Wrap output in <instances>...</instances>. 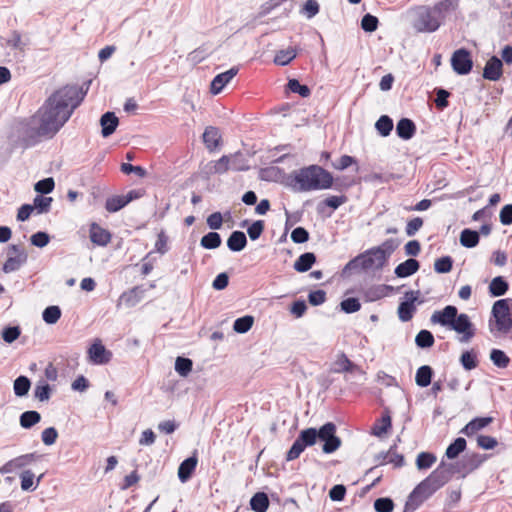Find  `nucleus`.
<instances>
[{
    "label": "nucleus",
    "instance_id": "obj_52",
    "mask_svg": "<svg viewBox=\"0 0 512 512\" xmlns=\"http://www.w3.org/2000/svg\"><path fill=\"white\" fill-rule=\"evenodd\" d=\"M193 367L191 359L186 357H177L175 361V371L182 377L188 376Z\"/></svg>",
    "mask_w": 512,
    "mask_h": 512
},
{
    "label": "nucleus",
    "instance_id": "obj_36",
    "mask_svg": "<svg viewBox=\"0 0 512 512\" xmlns=\"http://www.w3.org/2000/svg\"><path fill=\"white\" fill-rule=\"evenodd\" d=\"M41 421V414L35 410L23 412L19 417L20 426L24 429H30Z\"/></svg>",
    "mask_w": 512,
    "mask_h": 512
},
{
    "label": "nucleus",
    "instance_id": "obj_26",
    "mask_svg": "<svg viewBox=\"0 0 512 512\" xmlns=\"http://www.w3.org/2000/svg\"><path fill=\"white\" fill-rule=\"evenodd\" d=\"M227 247L232 252H240L247 246V237L243 231H233L227 239Z\"/></svg>",
    "mask_w": 512,
    "mask_h": 512
},
{
    "label": "nucleus",
    "instance_id": "obj_7",
    "mask_svg": "<svg viewBox=\"0 0 512 512\" xmlns=\"http://www.w3.org/2000/svg\"><path fill=\"white\" fill-rule=\"evenodd\" d=\"M412 27L419 33H433L441 24L429 5H421L413 10Z\"/></svg>",
    "mask_w": 512,
    "mask_h": 512
},
{
    "label": "nucleus",
    "instance_id": "obj_11",
    "mask_svg": "<svg viewBox=\"0 0 512 512\" xmlns=\"http://www.w3.org/2000/svg\"><path fill=\"white\" fill-rule=\"evenodd\" d=\"M484 459L477 453L466 454L459 461L454 463H447L448 469L452 475H458L461 478H465L472 471L477 469Z\"/></svg>",
    "mask_w": 512,
    "mask_h": 512
},
{
    "label": "nucleus",
    "instance_id": "obj_27",
    "mask_svg": "<svg viewBox=\"0 0 512 512\" xmlns=\"http://www.w3.org/2000/svg\"><path fill=\"white\" fill-rule=\"evenodd\" d=\"M493 418L492 417H476L469 421L461 430V433L465 434L466 436L470 437L479 430L485 428L490 423H492Z\"/></svg>",
    "mask_w": 512,
    "mask_h": 512
},
{
    "label": "nucleus",
    "instance_id": "obj_51",
    "mask_svg": "<svg viewBox=\"0 0 512 512\" xmlns=\"http://www.w3.org/2000/svg\"><path fill=\"white\" fill-rule=\"evenodd\" d=\"M490 360L498 368H506L510 362V359L506 355V353L500 349H492L491 350Z\"/></svg>",
    "mask_w": 512,
    "mask_h": 512
},
{
    "label": "nucleus",
    "instance_id": "obj_20",
    "mask_svg": "<svg viewBox=\"0 0 512 512\" xmlns=\"http://www.w3.org/2000/svg\"><path fill=\"white\" fill-rule=\"evenodd\" d=\"M144 289L140 287H134L121 294L117 306L124 304L126 307L136 306L144 297Z\"/></svg>",
    "mask_w": 512,
    "mask_h": 512
},
{
    "label": "nucleus",
    "instance_id": "obj_33",
    "mask_svg": "<svg viewBox=\"0 0 512 512\" xmlns=\"http://www.w3.org/2000/svg\"><path fill=\"white\" fill-rule=\"evenodd\" d=\"M43 474L37 478L36 484L34 483L35 475L31 470H23L20 473L21 489L23 491H35L41 481Z\"/></svg>",
    "mask_w": 512,
    "mask_h": 512
},
{
    "label": "nucleus",
    "instance_id": "obj_13",
    "mask_svg": "<svg viewBox=\"0 0 512 512\" xmlns=\"http://www.w3.org/2000/svg\"><path fill=\"white\" fill-rule=\"evenodd\" d=\"M451 66L458 75H467L473 68L471 53L466 48H460L451 56Z\"/></svg>",
    "mask_w": 512,
    "mask_h": 512
},
{
    "label": "nucleus",
    "instance_id": "obj_12",
    "mask_svg": "<svg viewBox=\"0 0 512 512\" xmlns=\"http://www.w3.org/2000/svg\"><path fill=\"white\" fill-rule=\"evenodd\" d=\"M7 260L3 264L4 273L18 271L28 260V254L21 245L11 244L6 249Z\"/></svg>",
    "mask_w": 512,
    "mask_h": 512
},
{
    "label": "nucleus",
    "instance_id": "obj_21",
    "mask_svg": "<svg viewBox=\"0 0 512 512\" xmlns=\"http://www.w3.org/2000/svg\"><path fill=\"white\" fill-rule=\"evenodd\" d=\"M198 459L196 455H192L183 460L178 467V478L182 483H186L194 473Z\"/></svg>",
    "mask_w": 512,
    "mask_h": 512
},
{
    "label": "nucleus",
    "instance_id": "obj_32",
    "mask_svg": "<svg viewBox=\"0 0 512 512\" xmlns=\"http://www.w3.org/2000/svg\"><path fill=\"white\" fill-rule=\"evenodd\" d=\"M434 371L429 365H423L416 371L415 382L419 387H427L432 382Z\"/></svg>",
    "mask_w": 512,
    "mask_h": 512
},
{
    "label": "nucleus",
    "instance_id": "obj_9",
    "mask_svg": "<svg viewBox=\"0 0 512 512\" xmlns=\"http://www.w3.org/2000/svg\"><path fill=\"white\" fill-rule=\"evenodd\" d=\"M317 442L316 428L310 427L300 431L292 446L286 453V460L293 461L297 459L301 453Z\"/></svg>",
    "mask_w": 512,
    "mask_h": 512
},
{
    "label": "nucleus",
    "instance_id": "obj_8",
    "mask_svg": "<svg viewBox=\"0 0 512 512\" xmlns=\"http://www.w3.org/2000/svg\"><path fill=\"white\" fill-rule=\"evenodd\" d=\"M453 477L450 469H448L447 462L441 460L438 467L420 483L426 489L427 494L431 496L445 484H447Z\"/></svg>",
    "mask_w": 512,
    "mask_h": 512
},
{
    "label": "nucleus",
    "instance_id": "obj_14",
    "mask_svg": "<svg viewBox=\"0 0 512 512\" xmlns=\"http://www.w3.org/2000/svg\"><path fill=\"white\" fill-rule=\"evenodd\" d=\"M419 291H408L405 293V300L398 306V317L402 322H408L413 318L416 311L415 302L418 300Z\"/></svg>",
    "mask_w": 512,
    "mask_h": 512
},
{
    "label": "nucleus",
    "instance_id": "obj_3",
    "mask_svg": "<svg viewBox=\"0 0 512 512\" xmlns=\"http://www.w3.org/2000/svg\"><path fill=\"white\" fill-rule=\"evenodd\" d=\"M288 185L296 192L326 190L332 187L333 176L319 165H310L295 170Z\"/></svg>",
    "mask_w": 512,
    "mask_h": 512
},
{
    "label": "nucleus",
    "instance_id": "obj_58",
    "mask_svg": "<svg viewBox=\"0 0 512 512\" xmlns=\"http://www.w3.org/2000/svg\"><path fill=\"white\" fill-rule=\"evenodd\" d=\"M341 310L347 314L355 313L360 310L361 304L358 298L349 297L341 301Z\"/></svg>",
    "mask_w": 512,
    "mask_h": 512
},
{
    "label": "nucleus",
    "instance_id": "obj_61",
    "mask_svg": "<svg viewBox=\"0 0 512 512\" xmlns=\"http://www.w3.org/2000/svg\"><path fill=\"white\" fill-rule=\"evenodd\" d=\"M394 502L389 497H380L374 501V509L376 512H392Z\"/></svg>",
    "mask_w": 512,
    "mask_h": 512
},
{
    "label": "nucleus",
    "instance_id": "obj_6",
    "mask_svg": "<svg viewBox=\"0 0 512 512\" xmlns=\"http://www.w3.org/2000/svg\"><path fill=\"white\" fill-rule=\"evenodd\" d=\"M386 261V255L379 248L373 247L351 259L344 266L342 273L347 274L356 270H379Z\"/></svg>",
    "mask_w": 512,
    "mask_h": 512
},
{
    "label": "nucleus",
    "instance_id": "obj_53",
    "mask_svg": "<svg viewBox=\"0 0 512 512\" xmlns=\"http://www.w3.org/2000/svg\"><path fill=\"white\" fill-rule=\"evenodd\" d=\"M127 205L125 199L121 195L112 196L107 198L105 209L110 213H115Z\"/></svg>",
    "mask_w": 512,
    "mask_h": 512
},
{
    "label": "nucleus",
    "instance_id": "obj_39",
    "mask_svg": "<svg viewBox=\"0 0 512 512\" xmlns=\"http://www.w3.org/2000/svg\"><path fill=\"white\" fill-rule=\"evenodd\" d=\"M459 361L461 366L467 371L475 369L479 364L477 353L473 349L464 351Z\"/></svg>",
    "mask_w": 512,
    "mask_h": 512
},
{
    "label": "nucleus",
    "instance_id": "obj_5",
    "mask_svg": "<svg viewBox=\"0 0 512 512\" xmlns=\"http://www.w3.org/2000/svg\"><path fill=\"white\" fill-rule=\"evenodd\" d=\"M511 298L499 299L494 302L491 310L492 318L489 320V331L494 335H506L512 330V316L510 313Z\"/></svg>",
    "mask_w": 512,
    "mask_h": 512
},
{
    "label": "nucleus",
    "instance_id": "obj_62",
    "mask_svg": "<svg viewBox=\"0 0 512 512\" xmlns=\"http://www.w3.org/2000/svg\"><path fill=\"white\" fill-rule=\"evenodd\" d=\"M434 92H435V95H436V99H435L436 107L441 109V110H443L446 107H448V105H449L448 98L450 96V92L447 91L444 88H436L434 90Z\"/></svg>",
    "mask_w": 512,
    "mask_h": 512
},
{
    "label": "nucleus",
    "instance_id": "obj_15",
    "mask_svg": "<svg viewBox=\"0 0 512 512\" xmlns=\"http://www.w3.org/2000/svg\"><path fill=\"white\" fill-rule=\"evenodd\" d=\"M88 356L93 364L103 365L111 360L112 353L97 339L88 349Z\"/></svg>",
    "mask_w": 512,
    "mask_h": 512
},
{
    "label": "nucleus",
    "instance_id": "obj_46",
    "mask_svg": "<svg viewBox=\"0 0 512 512\" xmlns=\"http://www.w3.org/2000/svg\"><path fill=\"white\" fill-rule=\"evenodd\" d=\"M52 201L53 199L51 197L37 195L33 199V210H36L38 214L48 213L50 211Z\"/></svg>",
    "mask_w": 512,
    "mask_h": 512
},
{
    "label": "nucleus",
    "instance_id": "obj_31",
    "mask_svg": "<svg viewBox=\"0 0 512 512\" xmlns=\"http://www.w3.org/2000/svg\"><path fill=\"white\" fill-rule=\"evenodd\" d=\"M509 284L503 276L494 277L489 284V293L492 297H500L507 293Z\"/></svg>",
    "mask_w": 512,
    "mask_h": 512
},
{
    "label": "nucleus",
    "instance_id": "obj_47",
    "mask_svg": "<svg viewBox=\"0 0 512 512\" xmlns=\"http://www.w3.org/2000/svg\"><path fill=\"white\" fill-rule=\"evenodd\" d=\"M254 323V318L251 315H245L237 318L233 323V329L235 332L244 334L248 332Z\"/></svg>",
    "mask_w": 512,
    "mask_h": 512
},
{
    "label": "nucleus",
    "instance_id": "obj_60",
    "mask_svg": "<svg viewBox=\"0 0 512 512\" xmlns=\"http://www.w3.org/2000/svg\"><path fill=\"white\" fill-rule=\"evenodd\" d=\"M55 187L54 179L51 177L44 178L36 182L34 189L37 193L40 194H49L53 191Z\"/></svg>",
    "mask_w": 512,
    "mask_h": 512
},
{
    "label": "nucleus",
    "instance_id": "obj_38",
    "mask_svg": "<svg viewBox=\"0 0 512 512\" xmlns=\"http://www.w3.org/2000/svg\"><path fill=\"white\" fill-rule=\"evenodd\" d=\"M221 243L222 238L216 231L208 232L200 240V245L208 250H213L220 247Z\"/></svg>",
    "mask_w": 512,
    "mask_h": 512
},
{
    "label": "nucleus",
    "instance_id": "obj_17",
    "mask_svg": "<svg viewBox=\"0 0 512 512\" xmlns=\"http://www.w3.org/2000/svg\"><path fill=\"white\" fill-rule=\"evenodd\" d=\"M503 75V62L497 56H492L485 64L483 78L489 81H498Z\"/></svg>",
    "mask_w": 512,
    "mask_h": 512
},
{
    "label": "nucleus",
    "instance_id": "obj_45",
    "mask_svg": "<svg viewBox=\"0 0 512 512\" xmlns=\"http://www.w3.org/2000/svg\"><path fill=\"white\" fill-rule=\"evenodd\" d=\"M297 55L294 48L290 47L285 50H280L274 57V63L280 66L288 65Z\"/></svg>",
    "mask_w": 512,
    "mask_h": 512
},
{
    "label": "nucleus",
    "instance_id": "obj_43",
    "mask_svg": "<svg viewBox=\"0 0 512 512\" xmlns=\"http://www.w3.org/2000/svg\"><path fill=\"white\" fill-rule=\"evenodd\" d=\"M31 387V381L27 376H18L14 380L13 390L17 397H24L28 394Z\"/></svg>",
    "mask_w": 512,
    "mask_h": 512
},
{
    "label": "nucleus",
    "instance_id": "obj_10",
    "mask_svg": "<svg viewBox=\"0 0 512 512\" xmlns=\"http://www.w3.org/2000/svg\"><path fill=\"white\" fill-rule=\"evenodd\" d=\"M336 430V425L333 422H327L319 429L316 428L317 441L323 442L322 451L325 454H332L341 447L342 441L336 435Z\"/></svg>",
    "mask_w": 512,
    "mask_h": 512
},
{
    "label": "nucleus",
    "instance_id": "obj_64",
    "mask_svg": "<svg viewBox=\"0 0 512 512\" xmlns=\"http://www.w3.org/2000/svg\"><path fill=\"white\" fill-rule=\"evenodd\" d=\"M30 241L33 246L43 248L50 242V236L47 232L38 231L31 235Z\"/></svg>",
    "mask_w": 512,
    "mask_h": 512
},
{
    "label": "nucleus",
    "instance_id": "obj_55",
    "mask_svg": "<svg viewBox=\"0 0 512 512\" xmlns=\"http://www.w3.org/2000/svg\"><path fill=\"white\" fill-rule=\"evenodd\" d=\"M287 88L292 93H297L304 98L311 94L310 88L307 85L301 84L297 79H290L287 83Z\"/></svg>",
    "mask_w": 512,
    "mask_h": 512
},
{
    "label": "nucleus",
    "instance_id": "obj_57",
    "mask_svg": "<svg viewBox=\"0 0 512 512\" xmlns=\"http://www.w3.org/2000/svg\"><path fill=\"white\" fill-rule=\"evenodd\" d=\"M379 24V20L376 16L367 13L361 19V28L365 32L372 33L377 30Z\"/></svg>",
    "mask_w": 512,
    "mask_h": 512
},
{
    "label": "nucleus",
    "instance_id": "obj_37",
    "mask_svg": "<svg viewBox=\"0 0 512 512\" xmlns=\"http://www.w3.org/2000/svg\"><path fill=\"white\" fill-rule=\"evenodd\" d=\"M467 442L463 437L456 438L446 449L445 456L448 459H455L466 449Z\"/></svg>",
    "mask_w": 512,
    "mask_h": 512
},
{
    "label": "nucleus",
    "instance_id": "obj_16",
    "mask_svg": "<svg viewBox=\"0 0 512 512\" xmlns=\"http://www.w3.org/2000/svg\"><path fill=\"white\" fill-rule=\"evenodd\" d=\"M430 496L421 483H419L409 494L403 512H414Z\"/></svg>",
    "mask_w": 512,
    "mask_h": 512
},
{
    "label": "nucleus",
    "instance_id": "obj_63",
    "mask_svg": "<svg viewBox=\"0 0 512 512\" xmlns=\"http://www.w3.org/2000/svg\"><path fill=\"white\" fill-rule=\"evenodd\" d=\"M264 231V221L256 220L247 228V234L252 241L260 238Z\"/></svg>",
    "mask_w": 512,
    "mask_h": 512
},
{
    "label": "nucleus",
    "instance_id": "obj_49",
    "mask_svg": "<svg viewBox=\"0 0 512 512\" xmlns=\"http://www.w3.org/2000/svg\"><path fill=\"white\" fill-rule=\"evenodd\" d=\"M453 258L451 256H442L435 260L434 270L439 274H446L452 270Z\"/></svg>",
    "mask_w": 512,
    "mask_h": 512
},
{
    "label": "nucleus",
    "instance_id": "obj_41",
    "mask_svg": "<svg viewBox=\"0 0 512 512\" xmlns=\"http://www.w3.org/2000/svg\"><path fill=\"white\" fill-rule=\"evenodd\" d=\"M43 458L41 454L37 452L27 453L13 458L17 469H23L27 466L33 465Z\"/></svg>",
    "mask_w": 512,
    "mask_h": 512
},
{
    "label": "nucleus",
    "instance_id": "obj_25",
    "mask_svg": "<svg viewBox=\"0 0 512 512\" xmlns=\"http://www.w3.org/2000/svg\"><path fill=\"white\" fill-rule=\"evenodd\" d=\"M90 240L98 246H106L111 241V234L108 230L93 223L90 228Z\"/></svg>",
    "mask_w": 512,
    "mask_h": 512
},
{
    "label": "nucleus",
    "instance_id": "obj_1",
    "mask_svg": "<svg viewBox=\"0 0 512 512\" xmlns=\"http://www.w3.org/2000/svg\"><path fill=\"white\" fill-rule=\"evenodd\" d=\"M89 84L90 81L85 90L76 85H66L45 100L36 112L42 121L44 131H48L52 137L57 134L84 100Z\"/></svg>",
    "mask_w": 512,
    "mask_h": 512
},
{
    "label": "nucleus",
    "instance_id": "obj_2",
    "mask_svg": "<svg viewBox=\"0 0 512 512\" xmlns=\"http://www.w3.org/2000/svg\"><path fill=\"white\" fill-rule=\"evenodd\" d=\"M430 321L458 333L460 343H469L476 335V328L470 317L466 313L459 314L454 305H447L441 310L434 311Z\"/></svg>",
    "mask_w": 512,
    "mask_h": 512
},
{
    "label": "nucleus",
    "instance_id": "obj_56",
    "mask_svg": "<svg viewBox=\"0 0 512 512\" xmlns=\"http://www.w3.org/2000/svg\"><path fill=\"white\" fill-rule=\"evenodd\" d=\"M320 10V6L316 0H307L301 10L300 13L304 15L307 19H311L315 17Z\"/></svg>",
    "mask_w": 512,
    "mask_h": 512
},
{
    "label": "nucleus",
    "instance_id": "obj_59",
    "mask_svg": "<svg viewBox=\"0 0 512 512\" xmlns=\"http://www.w3.org/2000/svg\"><path fill=\"white\" fill-rule=\"evenodd\" d=\"M363 296L367 302H375L384 298L380 284L372 285L363 291Z\"/></svg>",
    "mask_w": 512,
    "mask_h": 512
},
{
    "label": "nucleus",
    "instance_id": "obj_44",
    "mask_svg": "<svg viewBox=\"0 0 512 512\" xmlns=\"http://www.w3.org/2000/svg\"><path fill=\"white\" fill-rule=\"evenodd\" d=\"M435 342L431 331L423 329L418 332L415 337V344L422 349L430 348Z\"/></svg>",
    "mask_w": 512,
    "mask_h": 512
},
{
    "label": "nucleus",
    "instance_id": "obj_42",
    "mask_svg": "<svg viewBox=\"0 0 512 512\" xmlns=\"http://www.w3.org/2000/svg\"><path fill=\"white\" fill-rule=\"evenodd\" d=\"M393 120L388 115H382L375 123V129L382 137H387L393 130Z\"/></svg>",
    "mask_w": 512,
    "mask_h": 512
},
{
    "label": "nucleus",
    "instance_id": "obj_40",
    "mask_svg": "<svg viewBox=\"0 0 512 512\" xmlns=\"http://www.w3.org/2000/svg\"><path fill=\"white\" fill-rule=\"evenodd\" d=\"M391 425L390 415L388 413L383 414L382 417L373 425L371 434L377 437H381L383 434L388 432V430L391 428Z\"/></svg>",
    "mask_w": 512,
    "mask_h": 512
},
{
    "label": "nucleus",
    "instance_id": "obj_29",
    "mask_svg": "<svg viewBox=\"0 0 512 512\" xmlns=\"http://www.w3.org/2000/svg\"><path fill=\"white\" fill-rule=\"evenodd\" d=\"M358 369V366L353 363L344 353H340L337 356V359L333 363L332 372L334 373H344V372H354Z\"/></svg>",
    "mask_w": 512,
    "mask_h": 512
},
{
    "label": "nucleus",
    "instance_id": "obj_35",
    "mask_svg": "<svg viewBox=\"0 0 512 512\" xmlns=\"http://www.w3.org/2000/svg\"><path fill=\"white\" fill-rule=\"evenodd\" d=\"M480 241L479 232L465 228L460 234V244L466 248H474Z\"/></svg>",
    "mask_w": 512,
    "mask_h": 512
},
{
    "label": "nucleus",
    "instance_id": "obj_19",
    "mask_svg": "<svg viewBox=\"0 0 512 512\" xmlns=\"http://www.w3.org/2000/svg\"><path fill=\"white\" fill-rule=\"evenodd\" d=\"M458 5V0H441L433 6H430V8H432L433 13L442 25L447 15L455 11L458 8Z\"/></svg>",
    "mask_w": 512,
    "mask_h": 512
},
{
    "label": "nucleus",
    "instance_id": "obj_54",
    "mask_svg": "<svg viewBox=\"0 0 512 512\" xmlns=\"http://www.w3.org/2000/svg\"><path fill=\"white\" fill-rule=\"evenodd\" d=\"M51 391V386L48 383L40 381L34 389V397L41 402L48 401L51 396Z\"/></svg>",
    "mask_w": 512,
    "mask_h": 512
},
{
    "label": "nucleus",
    "instance_id": "obj_23",
    "mask_svg": "<svg viewBox=\"0 0 512 512\" xmlns=\"http://www.w3.org/2000/svg\"><path fill=\"white\" fill-rule=\"evenodd\" d=\"M420 268V263L414 258H409L404 262L398 264L394 270L398 278H407L415 274Z\"/></svg>",
    "mask_w": 512,
    "mask_h": 512
},
{
    "label": "nucleus",
    "instance_id": "obj_48",
    "mask_svg": "<svg viewBox=\"0 0 512 512\" xmlns=\"http://www.w3.org/2000/svg\"><path fill=\"white\" fill-rule=\"evenodd\" d=\"M436 460L435 454L431 452H421L416 458V466L418 470H426L432 467Z\"/></svg>",
    "mask_w": 512,
    "mask_h": 512
},
{
    "label": "nucleus",
    "instance_id": "obj_18",
    "mask_svg": "<svg viewBox=\"0 0 512 512\" xmlns=\"http://www.w3.org/2000/svg\"><path fill=\"white\" fill-rule=\"evenodd\" d=\"M238 67H232L229 70L216 75L210 85V92L213 95L219 94L224 87L237 75Z\"/></svg>",
    "mask_w": 512,
    "mask_h": 512
},
{
    "label": "nucleus",
    "instance_id": "obj_4",
    "mask_svg": "<svg viewBox=\"0 0 512 512\" xmlns=\"http://www.w3.org/2000/svg\"><path fill=\"white\" fill-rule=\"evenodd\" d=\"M42 129H44L42 121L36 113L21 121L17 127V137L20 145L29 148L37 145L43 138H52L48 131Z\"/></svg>",
    "mask_w": 512,
    "mask_h": 512
},
{
    "label": "nucleus",
    "instance_id": "obj_30",
    "mask_svg": "<svg viewBox=\"0 0 512 512\" xmlns=\"http://www.w3.org/2000/svg\"><path fill=\"white\" fill-rule=\"evenodd\" d=\"M316 262V255L313 252L301 254L294 262L293 268L300 273L307 272Z\"/></svg>",
    "mask_w": 512,
    "mask_h": 512
},
{
    "label": "nucleus",
    "instance_id": "obj_28",
    "mask_svg": "<svg viewBox=\"0 0 512 512\" xmlns=\"http://www.w3.org/2000/svg\"><path fill=\"white\" fill-rule=\"evenodd\" d=\"M203 142L206 146V148L209 151H215L218 146L219 142L221 140V134L219 132V129L214 126H208L206 127L203 135Z\"/></svg>",
    "mask_w": 512,
    "mask_h": 512
},
{
    "label": "nucleus",
    "instance_id": "obj_22",
    "mask_svg": "<svg viewBox=\"0 0 512 512\" xmlns=\"http://www.w3.org/2000/svg\"><path fill=\"white\" fill-rule=\"evenodd\" d=\"M119 124V119L114 112H105L100 118L101 134L104 138L112 135Z\"/></svg>",
    "mask_w": 512,
    "mask_h": 512
},
{
    "label": "nucleus",
    "instance_id": "obj_34",
    "mask_svg": "<svg viewBox=\"0 0 512 512\" xmlns=\"http://www.w3.org/2000/svg\"><path fill=\"white\" fill-rule=\"evenodd\" d=\"M269 504L268 495L264 492H257L250 499V507L254 512H266Z\"/></svg>",
    "mask_w": 512,
    "mask_h": 512
},
{
    "label": "nucleus",
    "instance_id": "obj_50",
    "mask_svg": "<svg viewBox=\"0 0 512 512\" xmlns=\"http://www.w3.org/2000/svg\"><path fill=\"white\" fill-rule=\"evenodd\" d=\"M61 317V309L59 306L51 305L44 309L42 318L47 324H55Z\"/></svg>",
    "mask_w": 512,
    "mask_h": 512
},
{
    "label": "nucleus",
    "instance_id": "obj_24",
    "mask_svg": "<svg viewBox=\"0 0 512 512\" xmlns=\"http://www.w3.org/2000/svg\"><path fill=\"white\" fill-rule=\"evenodd\" d=\"M416 133V125L409 118H401L396 125V134L403 140H410Z\"/></svg>",
    "mask_w": 512,
    "mask_h": 512
}]
</instances>
